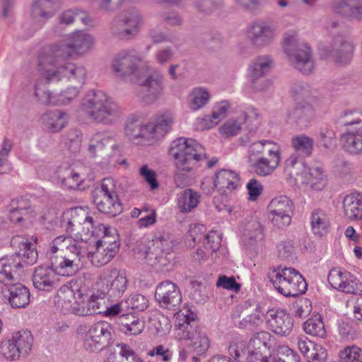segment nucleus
Returning <instances> with one entry per match:
<instances>
[{"label":"nucleus","instance_id":"nucleus-8","mask_svg":"<svg viewBox=\"0 0 362 362\" xmlns=\"http://www.w3.org/2000/svg\"><path fill=\"white\" fill-rule=\"evenodd\" d=\"M49 69L50 71L46 74L47 79L49 81H58L59 83L69 81L72 86H78L85 83L87 73L83 66L66 62L62 66Z\"/></svg>","mask_w":362,"mask_h":362},{"label":"nucleus","instance_id":"nucleus-5","mask_svg":"<svg viewBox=\"0 0 362 362\" xmlns=\"http://www.w3.org/2000/svg\"><path fill=\"white\" fill-rule=\"evenodd\" d=\"M115 341V329L107 322L95 323L85 336L84 347L90 352L98 353L110 347Z\"/></svg>","mask_w":362,"mask_h":362},{"label":"nucleus","instance_id":"nucleus-22","mask_svg":"<svg viewBox=\"0 0 362 362\" xmlns=\"http://www.w3.org/2000/svg\"><path fill=\"white\" fill-rule=\"evenodd\" d=\"M54 262L50 265L39 266L34 271L33 275V285L38 290L49 291L54 284Z\"/></svg>","mask_w":362,"mask_h":362},{"label":"nucleus","instance_id":"nucleus-41","mask_svg":"<svg viewBox=\"0 0 362 362\" xmlns=\"http://www.w3.org/2000/svg\"><path fill=\"white\" fill-rule=\"evenodd\" d=\"M341 122L346 127V132L362 133V112L346 111L341 118Z\"/></svg>","mask_w":362,"mask_h":362},{"label":"nucleus","instance_id":"nucleus-62","mask_svg":"<svg viewBox=\"0 0 362 362\" xmlns=\"http://www.w3.org/2000/svg\"><path fill=\"white\" fill-rule=\"evenodd\" d=\"M101 192L103 195V197L108 199H119L118 195L115 191V181L111 177L104 178L101 184Z\"/></svg>","mask_w":362,"mask_h":362},{"label":"nucleus","instance_id":"nucleus-2","mask_svg":"<svg viewBox=\"0 0 362 362\" xmlns=\"http://www.w3.org/2000/svg\"><path fill=\"white\" fill-rule=\"evenodd\" d=\"M202 151L203 146L193 139L180 137L172 142L168 154L174 158V181L177 187L184 188L187 185V173L202 159Z\"/></svg>","mask_w":362,"mask_h":362},{"label":"nucleus","instance_id":"nucleus-12","mask_svg":"<svg viewBox=\"0 0 362 362\" xmlns=\"http://www.w3.org/2000/svg\"><path fill=\"white\" fill-rule=\"evenodd\" d=\"M109 279L106 284V291L104 294L112 301L120 298L127 288L129 281L127 274L123 270L112 269L108 276Z\"/></svg>","mask_w":362,"mask_h":362},{"label":"nucleus","instance_id":"nucleus-37","mask_svg":"<svg viewBox=\"0 0 362 362\" xmlns=\"http://www.w3.org/2000/svg\"><path fill=\"white\" fill-rule=\"evenodd\" d=\"M292 267H274L270 272L267 274V278L269 281L272 283L275 288L278 291V288H284L285 285H288L287 281L289 279V276L292 274Z\"/></svg>","mask_w":362,"mask_h":362},{"label":"nucleus","instance_id":"nucleus-25","mask_svg":"<svg viewBox=\"0 0 362 362\" xmlns=\"http://www.w3.org/2000/svg\"><path fill=\"white\" fill-rule=\"evenodd\" d=\"M64 113L59 110L47 112L41 117L42 125L45 130L57 132L65 126Z\"/></svg>","mask_w":362,"mask_h":362},{"label":"nucleus","instance_id":"nucleus-7","mask_svg":"<svg viewBox=\"0 0 362 362\" xmlns=\"http://www.w3.org/2000/svg\"><path fill=\"white\" fill-rule=\"evenodd\" d=\"M52 62V58L49 56L42 55L39 57L38 71L40 77L34 87V96L37 102L42 105H59L57 95L49 91L45 86L46 85L55 86L59 84L58 81H49L47 79L46 74L50 71V69L47 68L46 64Z\"/></svg>","mask_w":362,"mask_h":362},{"label":"nucleus","instance_id":"nucleus-28","mask_svg":"<svg viewBox=\"0 0 362 362\" xmlns=\"http://www.w3.org/2000/svg\"><path fill=\"white\" fill-rule=\"evenodd\" d=\"M239 180L238 175L232 170L221 169L218 171L213 180L214 187H218L219 190L228 189L233 190L236 188V181Z\"/></svg>","mask_w":362,"mask_h":362},{"label":"nucleus","instance_id":"nucleus-34","mask_svg":"<svg viewBox=\"0 0 362 362\" xmlns=\"http://www.w3.org/2000/svg\"><path fill=\"white\" fill-rule=\"evenodd\" d=\"M345 215L349 218L361 219L362 218V196L361 194L348 195L343 201Z\"/></svg>","mask_w":362,"mask_h":362},{"label":"nucleus","instance_id":"nucleus-40","mask_svg":"<svg viewBox=\"0 0 362 362\" xmlns=\"http://www.w3.org/2000/svg\"><path fill=\"white\" fill-rule=\"evenodd\" d=\"M304 331L312 336L325 339L327 332L320 314H316L303 324Z\"/></svg>","mask_w":362,"mask_h":362},{"label":"nucleus","instance_id":"nucleus-6","mask_svg":"<svg viewBox=\"0 0 362 362\" xmlns=\"http://www.w3.org/2000/svg\"><path fill=\"white\" fill-rule=\"evenodd\" d=\"M354 48V44L342 35H335L329 46L322 44L319 45L322 57H330L339 65H346L351 62Z\"/></svg>","mask_w":362,"mask_h":362},{"label":"nucleus","instance_id":"nucleus-38","mask_svg":"<svg viewBox=\"0 0 362 362\" xmlns=\"http://www.w3.org/2000/svg\"><path fill=\"white\" fill-rule=\"evenodd\" d=\"M110 99L107 95L102 90H90L84 97L82 103V107L87 114L91 110H95Z\"/></svg>","mask_w":362,"mask_h":362},{"label":"nucleus","instance_id":"nucleus-31","mask_svg":"<svg viewBox=\"0 0 362 362\" xmlns=\"http://www.w3.org/2000/svg\"><path fill=\"white\" fill-rule=\"evenodd\" d=\"M57 179L64 188L70 189H79L83 182L80 174L71 168L58 169Z\"/></svg>","mask_w":362,"mask_h":362},{"label":"nucleus","instance_id":"nucleus-61","mask_svg":"<svg viewBox=\"0 0 362 362\" xmlns=\"http://www.w3.org/2000/svg\"><path fill=\"white\" fill-rule=\"evenodd\" d=\"M82 86H71L69 87L66 90L62 91L57 95V100H59V105H66L70 103L72 100L76 98L79 93V89Z\"/></svg>","mask_w":362,"mask_h":362},{"label":"nucleus","instance_id":"nucleus-15","mask_svg":"<svg viewBox=\"0 0 362 362\" xmlns=\"http://www.w3.org/2000/svg\"><path fill=\"white\" fill-rule=\"evenodd\" d=\"M268 156L269 158L260 157L251 164L252 171L257 175H269L279 165L281 160V152L279 146H274L272 148H269Z\"/></svg>","mask_w":362,"mask_h":362},{"label":"nucleus","instance_id":"nucleus-3","mask_svg":"<svg viewBox=\"0 0 362 362\" xmlns=\"http://www.w3.org/2000/svg\"><path fill=\"white\" fill-rule=\"evenodd\" d=\"M11 246L15 253L0 259V282L5 284L6 281L13 280V273L22 268L23 262L31 265L37 259V252L27 238L15 236L11 240Z\"/></svg>","mask_w":362,"mask_h":362},{"label":"nucleus","instance_id":"nucleus-54","mask_svg":"<svg viewBox=\"0 0 362 362\" xmlns=\"http://www.w3.org/2000/svg\"><path fill=\"white\" fill-rule=\"evenodd\" d=\"M19 350L12 339L2 341L0 346L1 354L5 358L10 361L16 360L22 356Z\"/></svg>","mask_w":362,"mask_h":362},{"label":"nucleus","instance_id":"nucleus-51","mask_svg":"<svg viewBox=\"0 0 362 362\" xmlns=\"http://www.w3.org/2000/svg\"><path fill=\"white\" fill-rule=\"evenodd\" d=\"M230 107L228 101H222L220 104L214 107L211 112L209 122L204 125L205 129H211L216 125L221 119L227 116V112Z\"/></svg>","mask_w":362,"mask_h":362},{"label":"nucleus","instance_id":"nucleus-50","mask_svg":"<svg viewBox=\"0 0 362 362\" xmlns=\"http://www.w3.org/2000/svg\"><path fill=\"white\" fill-rule=\"evenodd\" d=\"M173 124V117L170 112H165L158 115L153 122L157 132V138H161L171 129Z\"/></svg>","mask_w":362,"mask_h":362},{"label":"nucleus","instance_id":"nucleus-48","mask_svg":"<svg viewBox=\"0 0 362 362\" xmlns=\"http://www.w3.org/2000/svg\"><path fill=\"white\" fill-rule=\"evenodd\" d=\"M291 93L295 102L300 100L310 101V98H314L315 100H320L317 96L312 94L308 84L304 82L293 83L291 88Z\"/></svg>","mask_w":362,"mask_h":362},{"label":"nucleus","instance_id":"nucleus-29","mask_svg":"<svg viewBox=\"0 0 362 362\" xmlns=\"http://www.w3.org/2000/svg\"><path fill=\"white\" fill-rule=\"evenodd\" d=\"M49 51V54L42 53L38 56V58L42 55L49 56L52 58L53 62L49 64H47V68L56 67L54 65V58H62L63 59H67L70 58L73 54H74V50L71 46L69 39L67 40L62 41L60 42L51 45Z\"/></svg>","mask_w":362,"mask_h":362},{"label":"nucleus","instance_id":"nucleus-60","mask_svg":"<svg viewBox=\"0 0 362 362\" xmlns=\"http://www.w3.org/2000/svg\"><path fill=\"white\" fill-rule=\"evenodd\" d=\"M340 291L352 295H362V283L356 279H345Z\"/></svg>","mask_w":362,"mask_h":362},{"label":"nucleus","instance_id":"nucleus-24","mask_svg":"<svg viewBox=\"0 0 362 362\" xmlns=\"http://www.w3.org/2000/svg\"><path fill=\"white\" fill-rule=\"evenodd\" d=\"M250 37L256 47H262L272 42L274 37V30L261 23L254 24L250 30Z\"/></svg>","mask_w":362,"mask_h":362},{"label":"nucleus","instance_id":"nucleus-14","mask_svg":"<svg viewBox=\"0 0 362 362\" xmlns=\"http://www.w3.org/2000/svg\"><path fill=\"white\" fill-rule=\"evenodd\" d=\"M267 322L274 333L281 336L288 335L293 327L292 317L284 310H268Z\"/></svg>","mask_w":362,"mask_h":362},{"label":"nucleus","instance_id":"nucleus-45","mask_svg":"<svg viewBox=\"0 0 362 362\" xmlns=\"http://www.w3.org/2000/svg\"><path fill=\"white\" fill-rule=\"evenodd\" d=\"M199 203V195L192 189H185L178 198V206L181 212H189Z\"/></svg>","mask_w":362,"mask_h":362},{"label":"nucleus","instance_id":"nucleus-58","mask_svg":"<svg viewBox=\"0 0 362 362\" xmlns=\"http://www.w3.org/2000/svg\"><path fill=\"white\" fill-rule=\"evenodd\" d=\"M278 258L287 262H293L294 250L291 242L284 241L278 245Z\"/></svg>","mask_w":362,"mask_h":362},{"label":"nucleus","instance_id":"nucleus-49","mask_svg":"<svg viewBox=\"0 0 362 362\" xmlns=\"http://www.w3.org/2000/svg\"><path fill=\"white\" fill-rule=\"evenodd\" d=\"M291 145L296 151L310 156L313 153L314 140L305 134H300L292 138Z\"/></svg>","mask_w":362,"mask_h":362},{"label":"nucleus","instance_id":"nucleus-9","mask_svg":"<svg viewBox=\"0 0 362 362\" xmlns=\"http://www.w3.org/2000/svg\"><path fill=\"white\" fill-rule=\"evenodd\" d=\"M268 217L279 228L290 225L293 211V203L286 196L274 198L268 205Z\"/></svg>","mask_w":362,"mask_h":362},{"label":"nucleus","instance_id":"nucleus-44","mask_svg":"<svg viewBox=\"0 0 362 362\" xmlns=\"http://www.w3.org/2000/svg\"><path fill=\"white\" fill-rule=\"evenodd\" d=\"M12 339L16 344L18 349H20L22 356H26L31 350L33 337L30 331L18 332L12 337Z\"/></svg>","mask_w":362,"mask_h":362},{"label":"nucleus","instance_id":"nucleus-4","mask_svg":"<svg viewBox=\"0 0 362 362\" xmlns=\"http://www.w3.org/2000/svg\"><path fill=\"white\" fill-rule=\"evenodd\" d=\"M284 49L294 68L303 74H309L314 68L310 47L300 42L296 34H285Z\"/></svg>","mask_w":362,"mask_h":362},{"label":"nucleus","instance_id":"nucleus-35","mask_svg":"<svg viewBox=\"0 0 362 362\" xmlns=\"http://www.w3.org/2000/svg\"><path fill=\"white\" fill-rule=\"evenodd\" d=\"M303 175L306 180H302V183L308 185L312 189L320 191L325 187L326 179L320 168L317 167L313 169L305 168Z\"/></svg>","mask_w":362,"mask_h":362},{"label":"nucleus","instance_id":"nucleus-59","mask_svg":"<svg viewBox=\"0 0 362 362\" xmlns=\"http://www.w3.org/2000/svg\"><path fill=\"white\" fill-rule=\"evenodd\" d=\"M190 340L192 341L191 346L197 355L201 356L208 350L209 340L205 334H201Z\"/></svg>","mask_w":362,"mask_h":362},{"label":"nucleus","instance_id":"nucleus-16","mask_svg":"<svg viewBox=\"0 0 362 362\" xmlns=\"http://www.w3.org/2000/svg\"><path fill=\"white\" fill-rule=\"evenodd\" d=\"M139 19L136 16L124 19L117 18L113 20L111 26L112 35L119 40H129L137 33Z\"/></svg>","mask_w":362,"mask_h":362},{"label":"nucleus","instance_id":"nucleus-47","mask_svg":"<svg viewBox=\"0 0 362 362\" xmlns=\"http://www.w3.org/2000/svg\"><path fill=\"white\" fill-rule=\"evenodd\" d=\"M271 337L267 332H257L250 339L247 346L255 351L260 350L264 354L271 346Z\"/></svg>","mask_w":362,"mask_h":362},{"label":"nucleus","instance_id":"nucleus-39","mask_svg":"<svg viewBox=\"0 0 362 362\" xmlns=\"http://www.w3.org/2000/svg\"><path fill=\"white\" fill-rule=\"evenodd\" d=\"M343 148L353 155L362 154V133L346 132L341 136Z\"/></svg>","mask_w":362,"mask_h":362},{"label":"nucleus","instance_id":"nucleus-11","mask_svg":"<svg viewBox=\"0 0 362 362\" xmlns=\"http://www.w3.org/2000/svg\"><path fill=\"white\" fill-rule=\"evenodd\" d=\"M319 101L310 98V101L295 102L293 107L288 113L290 119L301 128L308 127L315 117V107L318 105Z\"/></svg>","mask_w":362,"mask_h":362},{"label":"nucleus","instance_id":"nucleus-33","mask_svg":"<svg viewBox=\"0 0 362 362\" xmlns=\"http://www.w3.org/2000/svg\"><path fill=\"white\" fill-rule=\"evenodd\" d=\"M74 54H82L87 52L93 45V37L82 31L76 32L69 39Z\"/></svg>","mask_w":362,"mask_h":362},{"label":"nucleus","instance_id":"nucleus-53","mask_svg":"<svg viewBox=\"0 0 362 362\" xmlns=\"http://www.w3.org/2000/svg\"><path fill=\"white\" fill-rule=\"evenodd\" d=\"M191 108L197 110L204 106L209 100V93L203 88H195L190 95Z\"/></svg>","mask_w":362,"mask_h":362},{"label":"nucleus","instance_id":"nucleus-19","mask_svg":"<svg viewBox=\"0 0 362 362\" xmlns=\"http://www.w3.org/2000/svg\"><path fill=\"white\" fill-rule=\"evenodd\" d=\"M291 276L284 289L278 288V292L286 297H297L304 294L308 288V284L304 277L294 268L291 269Z\"/></svg>","mask_w":362,"mask_h":362},{"label":"nucleus","instance_id":"nucleus-13","mask_svg":"<svg viewBox=\"0 0 362 362\" xmlns=\"http://www.w3.org/2000/svg\"><path fill=\"white\" fill-rule=\"evenodd\" d=\"M2 293L13 308H25L30 302L29 289L21 284H6Z\"/></svg>","mask_w":362,"mask_h":362},{"label":"nucleus","instance_id":"nucleus-36","mask_svg":"<svg viewBox=\"0 0 362 362\" xmlns=\"http://www.w3.org/2000/svg\"><path fill=\"white\" fill-rule=\"evenodd\" d=\"M64 221L67 219L69 226H74L75 224L85 225L88 223L93 228L94 220L91 216H86L84 210L81 207H74L66 210L63 215Z\"/></svg>","mask_w":362,"mask_h":362},{"label":"nucleus","instance_id":"nucleus-32","mask_svg":"<svg viewBox=\"0 0 362 362\" xmlns=\"http://www.w3.org/2000/svg\"><path fill=\"white\" fill-rule=\"evenodd\" d=\"M9 209V219L13 223H21L23 220L29 218L33 212L32 207L18 200H12Z\"/></svg>","mask_w":362,"mask_h":362},{"label":"nucleus","instance_id":"nucleus-52","mask_svg":"<svg viewBox=\"0 0 362 362\" xmlns=\"http://www.w3.org/2000/svg\"><path fill=\"white\" fill-rule=\"evenodd\" d=\"M339 362H362V349L352 345L347 346L339 354Z\"/></svg>","mask_w":362,"mask_h":362},{"label":"nucleus","instance_id":"nucleus-64","mask_svg":"<svg viewBox=\"0 0 362 362\" xmlns=\"http://www.w3.org/2000/svg\"><path fill=\"white\" fill-rule=\"evenodd\" d=\"M248 191L249 199L255 201L263 191V185L255 178L251 179L246 185Z\"/></svg>","mask_w":362,"mask_h":362},{"label":"nucleus","instance_id":"nucleus-10","mask_svg":"<svg viewBox=\"0 0 362 362\" xmlns=\"http://www.w3.org/2000/svg\"><path fill=\"white\" fill-rule=\"evenodd\" d=\"M154 297L160 307L168 310H176L182 301L179 287L170 280L161 281L157 285Z\"/></svg>","mask_w":362,"mask_h":362},{"label":"nucleus","instance_id":"nucleus-56","mask_svg":"<svg viewBox=\"0 0 362 362\" xmlns=\"http://www.w3.org/2000/svg\"><path fill=\"white\" fill-rule=\"evenodd\" d=\"M194 7L201 12L211 13L223 6V0H194Z\"/></svg>","mask_w":362,"mask_h":362},{"label":"nucleus","instance_id":"nucleus-57","mask_svg":"<svg viewBox=\"0 0 362 362\" xmlns=\"http://www.w3.org/2000/svg\"><path fill=\"white\" fill-rule=\"evenodd\" d=\"M336 141V135L334 130L329 128H321L317 140L318 146L325 149L329 148Z\"/></svg>","mask_w":362,"mask_h":362},{"label":"nucleus","instance_id":"nucleus-63","mask_svg":"<svg viewBox=\"0 0 362 362\" xmlns=\"http://www.w3.org/2000/svg\"><path fill=\"white\" fill-rule=\"evenodd\" d=\"M216 286L234 292H238L241 287L240 284L238 283L233 276L228 277L225 275L218 278Z\"/></svg>","mask_w":362,"mask_h":362},{"label":"nucleus","instance_id":"nucleus-20","mask_svg":"<svg viewBox=\"0 0 362 362\" xmlns=\"http://www.w3.org/2000/svg\"><path fill=\"white\" fill-rule=\"evenodd\" d=\"M272 64V60L267 55L258 57L253 62L250 76L254 89L263 90L267 87V83L263 86L259 85L257 80L269 71Z\"/></svg>","mask_w":362,"mask_h":362},{"label":"nucleus","instance_id":"nucleus-21","mask_svg":"<svg viewBox=\"0 0 362 362\" xmlns=\"http://www.w3.org/2000/svg\"><path fill=\"white\" fill-rule=\"evenodd\" d=\"M228 354L237 362H261L264 357L262 351H255L243 344H232L228 347Z\"/></svg>","mask_w":362,"mask_h":362},{"label":"nucleus","instance_id":"nucleus-27","mask_svg":"<svg viewBox=\"0 0 362 362\" xmlns=\"http://www.w3.org/2000/svg\"><path fill=\"white\" fill-rule=\"evenodd\" d=\"M119 235H112L103 237L102 239L95 241L96 250H98L100 247L105 246L103 263L107 264L112 259V258L117 253L119 248Z\"/></svg>","mask_w":362,"mask_h":362},{"label":"nucleus","instance_id":"nucleus-18","mask_svg":"<svg viewBox=\"0 0 362 362\" xmlns=\"http://www.w3.org/2000/svg\"><path fill=\"white\" fill-rule=\"evenodd\" d=\"M334 11L345 18L362 21L361 0H334Z\"/></svg>","mask_w":362,"mask_h":362},{"label":"nucleus","instance_id":"nucleus-1","mask_svg":"<svg viewBox=\"0 0 362 362\" xmlns=\"http://www.w3.org/2000/svg\"><path fill=\"white\" fill-rule=\"evenodd\" d=\"M142 57L134 49L123 50L113 59L114 71L121 76H133L132 81L141 88L142 100L147 103L156 100L163 90V76L141 65Z\"/></svg>","mask_w":362,"mask_h":362},{"label":"nucleus","instance_id":"nucleus-30","mask_svg":"<svg viewBox=\"0 0 362 362\" xmlns=\"http://www.w3.org/2000/svg\"><path fill=\"white\" fill-rule=\"evenodd\" d=\"M93 202L100 212L110 216L115 217L123 211L122 204L119 199L95 197Z\"/></svg>","mask_w":362,"mask_h":362},{"label":"nucleus","instance_id":"nucleus-42","mask_svg":"<svg viewBox=\"0 0 362 362\" xmlns=\"http://www.w3.org/2000/svg\"><path fill=\"white\" fill-rule=\"evenodd\" d=\"M76 20H79L85 24L88 23L86 22L87 16L82 10L76 8L64 11L59 16V25L56 27L55 33L59 35H62L63 34L58 31V28L62 25H69Z\"/></svg>","mask_w":362,"mask_h":362},{"label":"nucleus","instance_id":"nucleus-43","mask_svg":"<svg viewBox=\"0 0 362 362\" xmlns=\"http://www.w3.org/2000/svg\"><path fill=\"white\" fill-rule=\"evenodd\" d=\"M33 18H49L54 13V3L52 0H35L31 8Z\"/></svg>","mask_w":362,"mask_h":362},{"label":"nucleus","instance_id":"nucleus-46","mask_svg":"<svg viewBox=\"0 0 362 362\" xmlns=\"http://www.w3.org/2000/svg\"><path fill=\"white\" fill-rule=\"evenodd\" d=\"M128 317H120L119 330L126 335L136 336L142 332L144 329V322L135 317H132V320L129 322H124V320Z\"/></svg>","mask_w":362,"mask_h":362},{"label":"nucleus","instance_id":"nucleus-55","mask_svg":"<svg viewBox=\"0 0 362 362\" xmlns=\"http://www.w3.org/2000/svg\"><path fill=\"white\" fill-rule=\"evenodd\" d=\"M145 258L148 263L151 266L160 264L165 267L168 262V260L166 258V255L162 252L161 250L158 249V245L157 246V248H154L153 250L150 249L146 251Z\"/></svg>","mask_w":362,"mask_h":362},{"label":"nucleus","instance_id":"nucleus-26","mask_svg":"<svg viewBox=\"0 0 362 362\" xmlns=\"http://www.w3.org/2000/svg\"><path fill=\"white\" fill-rule=\"evenodd\" d=\"M310 224L313 233L322 237L328 233L329 218L326 211L322 209H314L310 215Z\"/></svg>","mask_w":362,"mask_h":362},{"label":"nucleus","instance_id":"nucleus-17","mask_svg":"<svg viewBox=\"0 0 362 362\" xmlns=\"http://www.w3.org/2000/svg\"><path fill=\"white\" fill-rule=\"evenodd\" d=\"M88 115L98 123L110 124L119 117L120 110L115 103L108 99L100 106L91 110Z\"/></svg>","mask_w":362,"mask_h":362},{"label":"nucleus","instance_id":"nucleus-23","mask_svg":"<svg viewBox=\"0 0 362 362\" xmlns=\"http://www.w3.org/2000/svg\"><path fill=\"white\" fill-rule=\"evenodd\" d=\"M104 291L98 290L88 299L85 305L75 308V313L80 316H88L103 313L102 305L106 297Z\"/></svg>","mask_w":362,"mask_h":362}]
</instances>
